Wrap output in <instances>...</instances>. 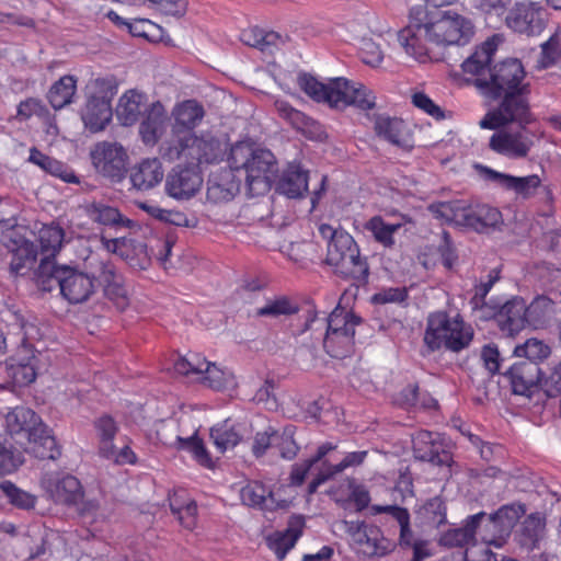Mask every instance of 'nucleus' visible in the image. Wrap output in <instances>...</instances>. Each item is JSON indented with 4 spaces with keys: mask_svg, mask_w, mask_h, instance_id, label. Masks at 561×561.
I'll list each match as a JSON object with an SVG mask.
<instances>
[{
    "mask_svg": "<svg viewBox=\"0 0 561 561\" xmlns=\"http://www.w3.org/2000/svg\"><path fill=\"white\" fill-rule=\"evenodd\" d=\"M474 32L471 19L456 11L414 5L410 9L409 24L398 32V42L409 56L426 62L430 59L428 44L465 46L471 42Z\"/></svg>",
    "mask_w": 561,
    "mask_h": 561,
    "instance_id": "1",
    "label": "nucleus"
},
{
    "mask_svg": "<svg viewBox=\"0 0 561 561\" xmlns=\"http://www.w3.org/2000/svg\"><path fill=\"white\" fill-rule=\"evenodd\" d=\"M360 323V317L339 305L329 314L309 309L304 330L310 331L316 340L322 341L329 356L343 359L354 352L355 329Z\"/></svg>",
    "mask_w": 561,
    "mask_h": 561,
    "instance_id": "2",
    "label": "nucleus"
},
{
    "mask_svg": "<svg viewBox=\"0 0 561 561\" xmlns=\"http://www.w3.org/2000/svg\"><path fill=\"white\" fill-rule=\"evenodd\" d=\"M336 449L337 444L324 442L317 447L311 457L293 465L288 477L289 485L301 486L310 471L316 468V473L307 486V494L313 495L322 484L334 479L335 476L348 468L363 465L368 455L367 450L346 453L340 462L333 465L327 459V456Z\"/></svg>",
    "mask_w": 561,
    "mask_h": 561,
    "instance_id": "3",
    "label": "nucleus"
},
{
    "mask_svg": "<svg viewBox=\"0 0 561 561\" xmlns=\"http://www.w3.org/2000/svg\"><path fill=\"white\" fill-rule=\"evenodd\" d=\"M227 161L231 171L244 172L251 196L263 195L271 190L277 171L271 150L255 147L250 141H238L230 148Z\"/></svg>",
    "mask_w": 561,
    "mask_h": 561,
    "instance_id": "4",
    "label": "nucleus"
},
{
    "mask_svg": "<svg viewBox=\"0 0 561 561\" xmlns=\"http://www.w3.org/2000/svg\"><path fill=\"white\" fill-rule=\"evenodd\" d=\"M435 217L470 229L477 233H490L503 224V216L499 208L489 204L467 203L465 201L439 202L430 207Z\"/></svg>",
    "mask_w": 561,
    "mask_h": 561,
    "instance_id": "5",
    "label": "nucleus"
},
{
    "mask_svg": "<svg viewBox=\"0 0 561 561\" xmlns=\"http://www.w3.org/2000/svg\"><path fill=\"white\" fill-rule=\"evenodd\" d=\"M472 339L473 330L460 314L436 311L427 317L423 342L431 353L442 347L458 353L467 348Z\"/></svg>",
    "mask_w": 561,
    "mask_h": 561,
    "instance_id": "6",
    "label": "nucleus"
},
{
    "mask_svg": "<svg viewBox=\"0 0 561 561\" xmlns=\"http://www.w3.org/2000/svg\"><path fill=\"white\" fill-rule=\"evenodd\" d=\"M325 263L341 278L350 280L356 288L365 286L369 278V265L362 257L359 248L350 233H339L328 242Z\"/></svg>",
    "mask_w": 561,
    "mask_h": 561,
    "instance_id": "7",
    "label": "nucleus"
},
{
    "mask_svg": "<svg viewBox=\"0 0 561 561\" xmlns=\"http://www.w3.org/2000/svg\"><path fill=\"white\" fill-rule=\"evenodd\" d=\"M530 89L505 92L496 107L490 110L480 121L482 129L495 130L508 124H517L524 128L535 121L529 104Z\"/></svg>",
    "mask_w": 561,
    "mask_h": 561,
    "instance_id": "8",
    "label": "nucleus"
},
{
    "mask_svg": "<svg viewBox=\"0 0 561 561\" xmlns=\"http://www.w3.org/2000/svg\"><path fill=\"white\" fill-rule=\"evenodd\" d=\"M161 157L170 162L185 160L198 168L199 164L219 162L222 158L221 144L211 135H196L176 140L173 147H160Z\"/></svg>",
    "mask_w": 561,
    "mask_h": 561,
    "instance_id": "9",
    "label": "nucleus"
},
{
    "mask_svg": "<svg viewBox=\"0 0 561 561\" xmlns=\"http://www.w3.org/2000/svg\"><path fill=\"white\" fill-rule=\"evenodd\" d=\"M479 94L489 102L497 101L505 92L530 89L526 70L517 58H507L492 67L488 81L479 80Z\"/></svg>",
    "mask_w": 561,
    "mask_h": 561,
    "instance_id": "10",
    "label": "nucleus"
},
{
    "mask_svg": "<svg viewBox=\"0 0 561 561\" xmlns=\"http://www.w3.org/2000/svg\"><path fill=\"white\" fill-rule=\"evenodd\" d=\"M346 530L357 553L367 558H381L391 553L396 543L382 530L365 520L346 522Z\"/></svg>",
    "mask_w": 561,
    "mask_h": 561,
    "instance_id": "11",
    "label": "nucleus"
},
{
    "mask_svg": "<svg viewBox=\"0 0 561 561\" xmlns=\"http://www.w3.org/2000/svg\"><path fill=\"white\" fill-rule=\"evenodd\" d=\"M484 314L479 320H493L499 330L507 335L515 336L527 325L526 302L520 297H512L503 301L499 299L492 307H484Z\"/></svg>",
    "mask_w": 561,
    "mask_h": 561,
    "instance_id": "12",
    "label": "nucleus"
},
{
    "mask_svg": "<svg viewBox=\"0 0 561 561\" xmlns=\"http://www.w3.org/2000/svg\"><path fill=\"white\" fill-rule=\"evenodd\" d=\"M525 513L526 507L520 503L501 506L496 512L489 515L488 523L482 530V541L486 546L504 547L512 535L513 528Z\"/></svg>",
    "mask_w": 561,
    "mask_h": 561,
    "instance_id": "13",
    "label": "nucleus"
},
{
    "mask_svg": "<svg viewBox=\"0 0 561 561\" xmlns=\"http://www.w3.org/2000/svg\"><path fill=\"white\" fill-rule=\"evenodd\" d=\"M95 170L112 182H121L127 172L128 154L117 142L100 141L90 151Z\"/></svg>",
    "mask_w": 561,
    "mask_h": 561,
    "instance_id": "14",
    "label": "nucleus"
},
{
    "mask_svg": "<svg viewBox=\"0 0 561 561\" xmlns=\"http://www.w3.org/2000/svg\"><path fill=\"white\" fill-rule=\"evenodd\" d=\"M41 486L56 504L76 505L84 496V490L80 480L70 473H45L41 479Z\"/></svg>",
    "mask_w": 561,
    "mask_h": 561,
    "instance_id": "15",
    "label": "nucleus"
},
{
    "mask_svg": "<svg viewBox=\"0 0 561 561\" xmlns=\"http://www.w3.org/2000/svg\"><path fill=\"white\" fill-rule=\"evenodd\" d=\"M506 25L527 36L539 35L546 27V10L538 2H517L506 15Z\"/></svg>",
    "mask_w": 561,
    "mask_h": 561,
    "instance_id": "16",
    "label": "nucleus"
},
{
    "mask_svg": "<svg viewBox=\"0 0 561 561\" xmlns=\"http://www.w3.org/2000/svg\"><path fill=\"white\" fill-rule=\"evenodd\" d=\"M205 115L204 107L196 100H185L172 110L173 123L170 138L160 147H173L176 140L192 136Z\"/></svg>",
    "mask_w": 561,
    "mask_h": 561,
    "instance_id": "17",
    "label": "nucleus"
},
{
    "mask_svg": "<svg viewBox=\"0 0 561 561\" xmlns=\"http://www.w3.org/2000/svg\"><path fill=\"white\" fill-rule=\"evenodd\" d=\"M499 36L493 35L477 46L474 51L463 60L461 69L466 76V81L473 85L479 92V80L488 81L492 73V60L499 47Z\"/></svg>",
    "mask_w": 561,
    "mask_h": 561,
    "instance_id": "18",
    "label": "nucleus"
},
{
    "mask_svg": "<svg viewBox=\"0 0 561 561\" xmlns=\"http://www.w3.org/2000/svg\"><path fill=\"white\" fill-rule=\"evenodd\" d=\"M533 147L534 141L528 136L526 127H520V129L515 131H496L489 140V148L492 151L508 159H524Z\"/></svg>",
    "mask_w": 561,
    "mask_h": 561,
    "instance_id": "19",
    "label": "nucleus"
},
{
    "mask_svg": "<svg viewBox=\"0 0 561 561\" xmlns=\"http://www.w3.org/2000/svg\"><path fill=\"white\" fill-rule=\"evenodd\" d=\"M94 284L103 288L107 299L121 310L128 305L127 290L124 284V277L116 270V266L110 261H100L92 277Z\"/></svg>",
    "mask_w": 561,
    "mask_h": 561,
    "instance_id": "20",
    "label": "nucleus"
},
{
    "mask_svg": "<svg viewBox=\"0 0 561 561\" xmlns=\"http://www.w3.org/2000/svg\"><path fill=\"white\" fill-rule=\"evenodd\" d=\"M203 184V176L198 168L190 164L178 165L167 178L165 190L168 194L176 199H188L193 197Z\"/></svg>",
    "mask_w": 561,
    "mask_h": 561,
    "instance_id": "21",
    "label": "nucleus"
},
{
    "mask_svg": "<svg viewBox=\"0 0 561 561\" xmlns=\"http://www.w3.org/2000/svg\"><path fill=\"white\" fill-rule=\"evenodd\" d=\"M41 417L30 408L15 407L5 415L7 433L18 445V440H30L41 431Z\"/></svg>",
    "mask_w": 561,
    "mask_h": 561,
    "instance_id": "22",
    "label": "nucleus"
},
{
    "mask_svg": "<svg viewBox=\"0 0 561 561\" xmlns=\"http://www.w3.org/2000/svg\"><path fill=\"white\" fill-rule=\"evenodd\" d=\"M61 295L72 305L82 304L90 299L95 293L96 285L94 279L83 272L76 268L65 266L61 272Z\"/></svg>",
    "mask_w": 561,
    "mask_h": 561,
    "instance_id": "23",
    "label": "nucleus"
},
{
    "mask_svg": "<svg viewBox=\"0 0 561 561\" xmlns=\"http://www.w3.org/2000/svg\"><path fill=\"white\" fill-rule=\"evenodd\" d=\"M485 516V512L469 515L462 522L461 527L449 528L442 533L438 538V546L444 548H459V550H466L468 552V546H474L477 542V530Z\"/></svg>",
    "mask_w": 561,
    "mask_h": 561,
    "instance_id": "24",
    "label": "nucleus"
},
{
    "mask_svg": "<svg viewBox=\"0 0 561 561\" xmlns=\"http://www.w3.org/2000/svg\"><path fill=\"white\" fill-rule=\"evenodd\" d=\"M484 172L488 180L497 183L505 191L514 192L517 197L523 199L531 198L542 184L538 174L515 176L491 168H485Z\"/></svg>",
    "mask_w": 561,
    "mask_h": 561,
    "instance_id": "25",
    "label": "nucleus"
},
{
    "mask_svg": "<svg viewBox=\"0 0 561 561\" xmlns=\"http://www.w3.org/2000/svg\"><path fill=\"white\" fill-rule=\"evenodd\" d=\"M413 451L416 458L434 465H448L451 457L444 449L438 433L421 430L412 438Z\"/></svg>",
    "mask_w": 561,
    "mask_h": 561,
    "instance_id": "26",
    "label": "nucleus"
},
{
    "mask_svg": "<svg viewBox=\"0 0 561 561\" xmlns=\"http://www.w3.org/2000/svg\"><path fill=\"white\" fill-rule=\"evenodd\" d=\"M505 376L508 377L515 394L530 396L534 388H541L542 371L536 362L515 363L508 368Z\"/></svg>",
    "mask_w": 561,
    "mask_h": 561,
    "instance_id": "27",
    "label": "nucleus"
},
{
    "mask_svg": "<svg viewBox=\"0 0 561 561\" xmlns=\"http://www.w3.org/2000/svg\"><path fill=\"white\" fill-rule=\"evenodd\" d=\"M374 129L378 137L394 146L404 149L413 148V134L402 118L377 115L374 122Z\"/></svg>",
    "mask_w": 561,
    "mask_h": 561,
    "instance_id": "28",
    "label": "nucleus"
},
{
    "mask_svg": "<svg viewBox=\"0 0 561 561\" xmlns=\"http://www.w3.org/2000/svg\"><path fill=\"white\" fill-rule=\"evenodd\" d=\"M337 85L341 93L335 108L353 105L363 111H369L376 106V95L362 82L337 78Z\"/></svg>",
    "mask_w": 561,
    "mask_h": 561,
    "instance_id": "29",
    "label": "nucleus"
},
{
    "mask_svg": "<svg viewBox=\"0 0 561 561\" xmlns=\"http://www.w3.org/2000/svg\"><path fill=\"white\" fill-rule=\"evenodd\" d=\"M11 252L10 270L16 275H23V270H31L39 253L36 244L18 232H13L8 243Z\"/></svg>",
    "mask_w": 561,
    "mask_h": 561,
    "instance_id": "30",
    "label": "nucleus"
},
{
    "mask_svg": "<svg viewBox=\"0 0 561 561\" xmlns=\"http://www.w3.org/2000/svg\"><path fill=\"white\" fill-rule=\"evenodd\" d=\"M167 112L160 101L151 103L142 113L139 134L146 145H156L167 127Z\"/></svg>",
    "mask_w": 561,
    "mask_h": 561,
    "instance_id": "31",
    "label": "nucleus"
},
{
    "mask_svg": "<svg viewBox=\"0 0 561 561\" xmlns=\"http://www.w3.org/2000/svg\"><path fill=\"white\" fill-rule=\"evenodd\" d=\"M18 445L24 451L30 453L42 460H56L61 455V449L58 446L56 438L49 434V431L44 423L41 425V431H38L36 435L30 437V440H18Z\"/></svg>",
    "mask_w": 561,
    "mask_h": 561,
    "instance_id": "32",
    "label": "nucleus"
},
{
    "mask_svg": "<svg viewBox=\"0 0 561 561\" xmlns=\"http://www.w3.org/2000/svg\"><path fill=\"white\" fill-rule=\"evenodd\" d=\"M164 172L158 158H147L136 164L129 174L133 186L139 191H148L157 186Z\"/></svg>",
    "mask_w": 561,
    "mask_h": 561,
    "instance_id": "33",
    "label": "nucleus"
},
{
    "mask_svg": "<svg viewBox=\"0 0 561 561\" xmlns=\"http://www.w3.org/2000/svg\"><path fill=\"white\" fill-rule=\"evenodd\" d=\"M300 89L313 101L328 103L331 107H335L339 103V85L337 78L330 83L318 81L313 76L304 73L298 79Z\"/></svg>",
    "mask_w": 561,
    "mask_h": 561,
    "instance_id": "34",
    "label": "nucleus"
},
{
    "mask_svg": "<svg viewBox=\"0 0 561 561\" xmlns=\"http://www.w3.org/2000/svg\"><path fill=\"white\" fill-rule=\"evenodd\" d=\"M82 119L90 131L103 130L112 119L110 102L104 98L91 96L85 104Z\"/></svg>",
    "mask_w": 561,
    "mask_h": 561,
    "instance_id": "35",
    "label": "nucleus"
},
{
    "mask_svg": "<svg viewBox=\"0 0 561 561\" xmlns=\"http://www.w3.org/2000/svg\"><path fill=\"white\" fill-rule=\"evenodd\" d=\"M65 240V230L57 224L43 225L38 230L41 260L53 261L59 253Z\"/></svg>",
    "mask_w": 561,
    "mask_h": 561,
    "instance_id": "36",
    "label": "nucleus"
},
{
    "mask_svg": "<svg viewBox=\"0 0 561 561\" xmlns=\"http://www.w3.org/2000/svg\"><path fill=\"white\" fill-rule=\"evenodd\" d=\"M85 213L93 222L102 226L130 228L134 225V221L124 217L116 207L104 203L94 202L88 205Z\"/></svg>",
    "mask_w": 561,
    "mask_h": 561,
    "instance_id": "37",
    "label": "nucleus"
},
{
    "mask_svg": "<svg viewBox=\"0 0 561 561\" xmlns=\"http://www.w3.org/2000/svg\"><path fill=\"white\" fill-rule=\"evenodd\" d=\"M28 161L66 183H79L78 176L65 163L43 153L36 147L30 149Z\"/></svg>",
    "mask_w": 561,
    "mask_h": 561,
    "instance_id": "38",
    "label": "nucleus"
},
{
    "mask_svg": "<svg viewBox=\"0 0 561 561\" xmlns=\"http://www.w3.org/2000/svg\"><path fill=\"white\" fill-rule=\"evenodd\" d=\"M279 193L289 198H297L308 191V173L299 165H289L278 182Z\"/></svg>",
    "mask_w": 561,
    "mask_h": 561,
    "instance_id": "39",
    "label": "nucleus"
},
{
    "mask_svg": "<svg viewBox=\"0 0 561 561\" xmlns=\"http://www.w3.org/2000/svg\"><path fill=\"white\" fill-rule=\"evenodd\" d=\"M77 92V78L71 75L60 77L47 92V100L53 108L61 110L73 101Z\"/></svg>",
    "mask_w": 561,
    "mask_h": 561,
    "instance_id": "40",
    "label": "nucleus"
},
{
    "mask_svg": "<svg viewBox=\"0 0 561 561\" xmlns=\"http://www.w3.org/2000/svg\"><path fill=\"white\" fill-rule=\"evenodd\" d=\"M175 240L171 236L153 237L147 244L140 245V250L145 252V257L138 264L139 268L145 270L150 260L153 257L165 266L174 247Z\"/></svg>",
    "mask_w": 561,
    "mask_h": 561,
    "instance_id": "41",
    "label": "nucleus"
},
{
    "mask_svg": "<svg viewBox=\"0 0 561 561\" xmlns=\"http://www.w3.org/2000/svg\"><path fill=\"white\" fill-rule=\"evenodd\" d=\"M33 117H36L43 125L48 127L51 126L55 118L41 99L27 98L18 104L15 119L22 123Z\"/></svg>",
    "mask_w": 561,
    "mask_h": 561,
    "instance_id": "42",
    "label": "nucleus"
},
{
    "mask_svg": "<svg viewBox=\"0 0 561 561\" xmlns=\"http://www.w3.org/2000/svg\"><path fill=\"white\" fill-rule=\"evenodd\" d=\"M304 522L297 518L295 524L291 522L289 527L283 533H276L268 539V547L275 552L279 560L284 559L286 553L294 548L302 534Z\"/></svg>",
    "mask_w": 561,
    "mask_h": 561,
    "instance_id": "43",
    "label": "nucleus"
},
{
    "mask_svg": "<svg viewBox=\"0 0 561 561\" xmlns=\"http://www.w3.org/2000/svg\"><path fill=\"white\" fill-rule=\"evenodd\" d=\"M275 106L282 118L308 137H311L312 131L319 127L317 122L301 111L294 108L288 102L277 101Z\"/></svg>",
    "mask_w": 561,
    "mask_h": 561,
    "instance_id": "44",
    "label": "nucleus"
},
{
    "mask_svg": "<svg viewBox=\"0 0 561 561\" xmlns=\"http://www.w3.org/2000/svg\"><path fill=\"white\" fill-rule=\"evenodd\" d=\"M402 227L401 224H388L377 215L368 219L364 228L371 233L374 240L386 249H391L396 244L394 233Z\"/></svg>",
    "mask_w": 561,
    "mask_h": 561,
    "instance_id": "45",
    "label": "nucleus"
},
{
    "mask_svg": "<svg viewBox=\"0 0 561 561\" xmlns=\"http://www.w3.org/2000/svg\"><path fill=\"white\" fill-rule=\"evenodd\" d=\"M240 497L244 505L260 510H267L270 503H274L273 492L259 481H251L243 486Z\"/></svg>",
    "mask_w": 561,
    "mask_h": 561,
    "instance_id": "46",
    "label": "nucleus"
},
{
    "mask_svg": "<svg viewBox=\"0 0 561 561\" xmlns=\"http://www.w3.org/2000/svg\"><path fill=\"white\" fill-rule=\"evenodd\" d=\"M296 432L297 427L293 424H287L280 430L275 428L274 448L285 460H294L300 451V445L295 438Z\"/></svg>",
    "mask_w": 561,
    "mask_h": 561,
    "instance_id": "47",
    "label": "nucleus"
},
{
    "mask_svg": "<svg viewBox=\"0 0 561 561\" xmlns=\"http://www.w3.org/2000/svg\"><path fill=\"white\" fill-rule=\"evenodd\" d=\"M210 438L219 453L236 447L241 440V434L238 427L230 421L225 420L211 427Z\"/></svg>",
    "mask_w": 561,
    "mask_h": 561,
    "instance_id": "48",
    "label": "nucleus"
},
{
    "mask_svg": "<svg viewBox=\"0 0 561 561\" xmlns=\"http://www.w3.org/2000/svg\"><path fill=\"white\" fill-rule=\"evenodd\" d=\"M545 527L546 524L541 517L537 515L527 516L522 524L519 545L529 551L538 548V543L545 535Z\"/></svg>",
    "mask_w": 561,
    "mask_h": 561,
    "instance_id": "49",
    "label": "nucleus"
},
{
    "mask_svg": "<svg viewBox=\"0 0 561 561\" xmlns=\"http://www.w3.org/2000/svg\"><path fill=\"white\" fill-rule=\"evenodd\" d=\"M499 272L493 270L489 274V278L486 282H481L474 287V295L471 297L469 304L471 306L472 311L476 313L479 319L481 314H484V307H492L500 298H490L486 300V296L492 289L493 285L499 280Z\"/></svg>",
    "mask_w": 561,
    "mask_h": 561,
    "instance_id": "50",
    "label": "nucleus"
},
{
    "mask_svg": "<svg viewBox=\"0 0 561 561\" xmlns=\"http://www.w3.org/2000/svg\"><path fill=\"white\" fill-rule=\"evenodd\" d=\"M93 426L99 439L98 454L110 453V447L114 445V438L118 433L116 421L107 414L94 420Z\"/></svg>",
    "mask_w": 561,
    "mask_h": 561,
    "instance_id": "51",
    "label": "nucleus"
},
{
    "mask_svg": "<svg viewBox=\"0 0 561 561\" xmlns=\"http://www.w3.org/2000/svg\"><path fill=\"white\" fill-rule=\"evenodd\" d=\"M0 490L5 495L8 502L19 510L31 511L37 504V496L35 494L20 489L9 480L0 482Z\"/></svg>",
    "mask_w": 561,
    "mask_h": 561,
    "instance_id": "52",
    "label": "nucleus"
},
{
    "mask_svg": "<svg viewBox=\"0 0 561 561\" xmlns=\"http://www.w3.org/2000/svg\"><path fill=\"white\" fill-rule=\"evenodd\" d=\"M419 514L424 524L438 528L447 523L446 502L440 496L428 499L421 506Z\"/></svg>",
    "mask_w": 561,
    "mask_h": 561,
    "instance_id": "53",
    "label": "nucleus"
},
{
    "mask_svg": "<svg viewBox=\"0 0 561 561\" xmlns=\"http://www.w3.org/2000/svg\"><path fill=\"white\" fill-rule=\"evenodd\" d=\"M65 266H56L54 261L41 260L39 266L36 271V284L43 291H51L54 288L59 287L61 290V272ZM62 276H65L62 274Z\"/></svg>",
    "mask_w": 561,
    "mask_h": 561,
    "instance_id": "54",
    "label": "nucleus"
},
{
    "mask_svg": "<svg viewBox=\"0 0 561 561\" xmlns=\"http://www.w3.org/2000/svg\"><path fill=\"white\" fill-rule=\"evenodd\" d=\"M128 32L135 37H141L151 43L164 42L165 30L149 19H134L128 24Z\"/></svg>",
    "mask_w": 561,
    "mask_h": 561,
    "instance_id": "55",
    "label": "nucleus"
},
{
    "mask_svg": "<svg viewBox=\"0 0 561 561\" xmlns=\"http://www.w3.org/2000/svg\"><path fill=\"white\" fill-rule=\"evenodd\" d=\"M141 94L136 92L125 93L117 107V116L125 126H131L138 122L141 111Z\"/></svg>",
    "mask_w": 561,
    "mask_h": 561,
    "instance_id": "56",
    "label": "nucleus"
},
{
    "mask_svg": "<svg viewBox=\"0 0 561 561\" xmlns=\"http://www.w3.org/2000/svg\"><path fill=\"white\" fill-rule=\"evenodd\" d=\"M176 448L180 450H187L192 454L193 458L205 468H213L214 461L210 457L209 451L204 445L202 438H199L196 434L191 437L183 438L181 436L176 437Z\"/></svg>",
    "mask_w": 561,
    "mask_h": 561,
    "instance_id": "57",
    "label": "nucleus"
},
{
    "mask_svg": "<svg viewBox=\"0 0 561 561\" xmlns=\"http://www.w3.org/2000/svg\"><path fill=\"white\" fill-rule=\"evenodd\" d=\"M513 353L517 357H524V362H536L538 364L539 362L548 358L551 353V348L545 342L531 337L526 340L525 343L516 345Z\"/></svg>",
    "mask_w": 561,
    "mask_h": 561,
    "instance_id": "58",
    "label": "nucleus"
},
{
    "mask_svg": "<svg viewBox=\"0 0 561 561\" xmlns=\"http://www.w3.org/2000/svg\"><path fill=\"white\" fill-rule=\"evenodd\" d=\"M241 41L248 46L265 51L270 47L276 46L280 41V36L276 32H266L264 30L253 27L244 30L241 33Z\"/></svg>",
    "mask_w": 561,
    "mask_h": 561,
    "instance_id": "59",
    "label": "nucleus"
},
{
    "mask_svg": "<svg viewBox=\"0 0 561 561\" xmlns=\"http://www.w3.org/2000/svg\"><path fill=\"white\" fill-rule=\"evenodd\" d=\"M36 357L34 355L27 357L26 360H16L11 358L10 363V375L18 386H27L35 381L36 369H35Z\"/></svg>",
    "mask_w": 561,
    "mask_h": 561,
    "instance_id": "60",
    "label": "nucleus"
},
{
    "mask_svg": "<svg viewBox=\"0 0 561 561\" xmlns=\"http://www.w3.org/2000/svg\"><path fill=\"white\" fill-rule=\"evenodd\" d=\"M299 311V307L290 298L286 296L278 297L274 300H270L265 306L256 310L259 317H279V316H291Z\"/></svg>",
    "mask_w": 561,
    "mask_h": 561,
    "instance_id": "61",
    "label": "nucleus"
},
{
    "mask_svg": "<svg viewBox=\"0 0 561 561\" xmlns=\"http://www.w3.org/2000/svg\"><path fill=\"white\" fill-rule=\"evenodd\" d=\"M203 375L207 386L217 391H222L234 385V378L230 371H226L210 362Z\"/></svg>",
    "mask_w": 561,
    "mask_h": 561,
    "instance_id": "62",
    "label": "nucleus"
},
{
    "mask_svg": "<svg viewBox=\"0 0 561 561\" xmlns=\"http://www.w3.org/2000/svg\"><path fill=\"white\" fill-rule=\"evenodd\" d=\"M552 306V300L546 296L536 297L529 306H526L527 324L540 325L547 318Z\"/></svg>",
    "mask_w": 561,
    "mask_h": 561,
    "instance_id": "63",
    "label": "nucleus"
},
{
    "mask_svg": "<svg viewBox=\"0 0 561 561\" xmlns=\"http://www.w3.org/2000/svg\"><path fill=\"white\" fill-rule=\"evenodd\" d=\"M561 58V44L557 35L550 36V38L541 45V54L539 64L542 68H549L558 62Z\"/></svg>",
    "mask_w": 561,
    "mask_h": 561,
    "instance_id": "64",
    "label": "nucleus"
}]
</instances>
